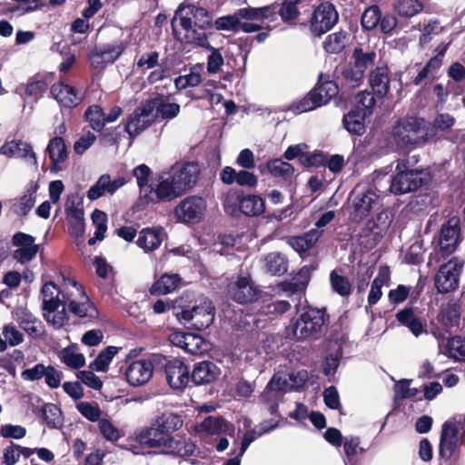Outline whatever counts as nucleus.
<instances>
[{
    "instance_id": "nucleus-1",
    "label": "nucleus",
    "mask_w": 465,
    "mask_h": 465,
    "mask_svg": "<svg viewBox=\"0 0 465 465\" xmlns=\"http://www.w3.org/2000/svg\"><path fill=\"white\" fill-rule=\"evenodd\" d=\"M329 322V314L325 308H316L311 305L304 306L296 319H293L287 327L288 333L298 341L320 338L323 327Z\"/></svg>"
},
{
    "instance_id": "nucleus-2",
    "label": "nucleus",
    "mask_w": 465,
    "mask_h": 465,
    "mask_svg": "<svg viewBox=\"0 0 465 465\" xmlns=\"http://www.w3.org/2000/svg\"><path fill=\"white\" fill-rule=\"evenodd\" d=\"M225 213L239 218L242 214L255 217L265 211L264 200L256 194H245L241 189H229L222 198Z\"/></svg>"
},
{
    "instance_id": "nucleus-3",
    "label": "nucleus",
    "mask_w": 465,
    "mask_h": 465,
    "mask_svg": "<svg viewBox=\"0 0 465 465\" xmlns=\"http://www.w3.org/2000/svg\"><path fill=\"white\" fill-rule=\"evenodd\" d=\"M309 10L305 15L307 18L300 22V27H307L313 37H322L339 22V13L335 5L329 1L322 2L317 6L310 3Z\"/></svg>"
},
{
    "instance_id": "nucleus-4",
    "label": "nucleus",
    "mask_w": 465,
    "mask_h": 465,
    "mask_svg": "<svg viewBox=\"0 0 465 465\" xmlns=\"http://www.w3.org/2000/svg\"><path fill=\"white\" fill-rule=\"evenodd\" d=\"M461 304L460 300H450L441 304L436 317L429 324V332L438 341L441 347L447 336L451 335L452 330L459 328L461 318Z\"/></svg>"
},
{
    "instance_id": "nucleus-5",
    "label": "nucleus",
    "mask_w": 465,
    "mask_h": 465,
    "mask_svg": "<svg viewBox=\"0 0 465 465\" xmlns=\"http://www.w3.org/2000/svg\"><path fill=\"white\" fill-rule=\"evenodd\" d=\"M395 172L390 185L391 193L395 195L417 191L431 181L430 172L423 169H410L407 161L399 162Z\"/></svg>"
},
{
    "instance_id": "nucleus-6",
    "label": "nucleus",
    "mask_w": 465,
    "mask_h": 465,
    "mask_svg": "<svg viewBox=\"0 0 465 465\" xmlns=\"http://www.w3.org/2000/svg\"><path fill=\"white\" fill-rule=\"evenodd\" d=\"M339 91L338 83L334 80L325 79L323 74L321 73L315 86L293 105V109L299 114L314 110L328 104L336 97Z\"/></svg>"
},
{
    "instance_id": "nucleus-7",
    "label": "nucleus",
    "mask_w": 465,
    "mask_h": 465,
    "mask_svg": "<svg viewBox=\"0 0 465 465\" xmlns=\"http://www.w3.org/2000/svg\"><path fill=\"white\" fill-rule=\"evenodd\" d=\"M423 118L409 117L393 126V136L404 145H423L429 141Z\"/></svg>"
},
{
    "instance_id": "nucleus-8",
    "label": "nucleus",
    "mask_w": 465,
    "mask_h": 465,
    "mask_svg": "<svg viewBox=\"0 0 465 465\" xmlns=\"http://www.w3.org/2000/svg\"><path fill=\"white\" fill-rule=\"evenodd\" d=\"M462 240L460 220L458 216H451L440 227L439 235L440 254L443 259L451 255L457 250ZM439 253L430 255L429 263L433 259L440 262Z\"/></svg>"
},
{
    "instance_id": "nucleus-9",
    "label": "nucleus",
    "mask_w": 465,
    "mask_h": 465,
    "mask_svg": "<svg viewBox=\"0 0 465 465\" xmlns=\"http://www.w3.org/2000/svg\"><path fill=\"white\" fill-rule=\"evenodd\" d=\"M161 361H164V355L153 353L148 359H140L131 362L124 372L127 382L132 386H141L147 383L153 371H158Z\"/></svg>"
},
{
    "instance_id": "nucleus-10",
    "label": "nucleus",
    "mask_w": 465,
    "mask_h": 465,
    "mask_svg": "<svg viewBox=\"0 0 465 465\" xmlns=\"http://www.w3.org/2000/svg\"><path fill=\"white\" fill-rule=\"evenodd\" d=\"M177 18L180 19V25L186 33H190L192 28L206 30L212 26V18L207 10L193 5L181 4L179 5L172 20L173 32H175L174 23Z\"/></svg>"
},
{
    "instance_id": "nucleus-11",
    "label": "nucleus",
    "mask_w": 465,
    "mask_h": 465,
    "mask_svg": "<svg viewBox=\"0 0 465 465\" xmlns=\"http://www.w3.org/2000/svg\"><path fill=\"white\" fill-rule=\"evenodd\" d=\"M463 266L464 262L458 257H453L440 266L434 275V286L439 293H449L459 288Z\"/></svg>"
},
{
    "instance_id": "nucleus-12",
    "label": "nucleus",
    "mask_w": 465,
    "mask_h": 465,
    "mask_svg": "<svg viewBox=\"0 0 465 465\" xmlns=\"http://www.w3.org/2000/svg\"><path fill=\"white\" fill-rule=\"evenodd\" d=\"M272 22L280 16L282 23L300 25L310 10V0H277L271 5Z\"/></svg>"
},
{
    "instance_id": "nucleus-13",
    "label": "nucleus",
    "mask_w": 465,
    "mask_h": 465,
    "mask_svg": "<svg viewBox=\"0 0 465 465\" xmlns=\"http://www.w3.org/2000/svg\"><path fill=\"white\" fill-rule=\"evenodd\" d=\"M135 441L143 448L156 449L166 448L173 452H180L181 449L174 447V437L163 433L158 426L152 425L135 431Z\"/></svg>"
},
{
    "instance_id": "nucleus-14",
    "label": "nucleus",
    "mask_w": 465,
    "mask_h": 465,
    "mask_svg": "<svg viewBox=\"0 0 465 465\" xmlns=\"http://www.w3.org/2000/svg\"><path fill=\"white\" fill-rule=\"evenodd\" d=\"M158 371H163L169 386L173 390H183L191 382L190 370L187 365L179 359L169 360L164 356L161 361Z\"/></svg>"
},
{
    "instance_id": "nucleus-15",
    "label": "nucleus",
    "mask_w": 465,
    "mask_h": 465,
    "mask_svg": "<svg viewBox=\"0 0 465 465\" xmlns=\"http://www.w3.org/2000/svg\"><path fill=\"white\" fill-rule=\"evenodd\" d=\"M460 422L455 418L446 420L441 427L439 443V456L450 461L459 448V432Z\"/></svg>"
},
{
    "instance_id": "nucleus-16",
    "label": "nucleus",
    "mask_w": 465,
    "mask_h": 465,
    "mask_svg": "<svg viewBox=\"0 0 465 465\" xmlns=\"http://www.w3.org/2000/svg\"><path fill=\"white\" fill-rule=\"evenodd\" d=\"M61 305L64 306L63 311L58 315L54 316L53 323L62 327L64 324V306L69 303L86 299V292L84 286L76 280L63 275V282L61 283Z\"/></svg>"
},
{
    "instance_id": "nucleus-17",
    "label": "nucleus",
    "mask_w": 465,
    "mask_h": 465,
    "mask_svg": "<svg viewBox=\"0 0 465 465\" xmlns=\"http://www.w3.org/2000/svg\"><path fill=\"white\" fill-rule=\"evenodd\" d=\"M206 210V201L197 195L188 196L183 199L175 208L176 217L186 223H199Z\"/></svg>"
},
{
    "instance_id": "nucleus-18",
    "label": "nucleus",
    "mask_w": 465,
    "mask_h": 465,
    "mask_svg": "<svg viewBox=\"0 0 465 465\" xmlns=\"http://www.w3.org/2000/svg\"><path fill=\"white\" fill-rule=\"evenodd\" d=\"M180 320L190 322L198 331L208 328L214 320V307L209 304L193 306L191 309L183 308L176 313Z\"/></svg>"
},
{
    "instance_id": "nucleus-19",
    "label": "nucleus",
    "mask_w": 465,
    "mask_h": 465,
    "mask_svg": "<svg viewBox=\"0 0 465 465\" xmlns=\"http://www.w3.org/2000/svg\"><path fill=\"white\" fill-rule=\"evenodd\" d=\"M228 296L240 304L256 302L261 291L253 284L250 276H239L234 282L228 285Z\"/></svg>"
},
{
    "instance_id": "nucleus-20",
    "label": "nucleus",
    "mask_w": 465,
    "mask_h": 465,
    "mask_svg": "<svg viewBox=\"0 0 465 465\" xmlns=\"http://www.w3.org/2000/svg\"><path fill=\"white\" fill-rule=\"evenodd\" d=\"M200 167L196 162H187L170 176L181 195L193 188L199 179Z\"/></svg>"
},
{
    "instance_id": "nucleus-21",
    "label": "nucleus",
    "mask_w": 465,
    "mask_h": 465,
    "mask_svg": "<svg viewBox=\"0 0 465 465\" xmlns=\"http://www.w3.org/2000/svg\"><path fill=\"white\" fill-rule=\"evenodd\" d=\"M126 42H120L117 45L106 44L100 48H95L89 54V59L94 69H101L106 64L114 63L125 51Z\"/></svg>"
},
{
    "instance_id": "nucleus-22",
    "label": "nucleus",
    "mask_w": 465,
    "mask_h": 465,
    "mask_svg": "<svg viewBox=\"0 0 465 465\" xmlns=\"http://www.w3.org/2000/svg\"><path fill=\"white\" fill-rule=\"evenodd\" d=\"M35 237L23 232H15L12 237L14 246L19 247L13 253V258L20 263L32 261L39 252V245L35 244Z\"/></svg>"
},
{
    "instance_id": "nucleus-23",
    "label": "nucleus",
    "mask_w": 465,
    "mask_h": 465,
    "mask_svg": "<svg viewBox=\"0 0 465 465\" xmlns=\"http://www.w3.org/2000/svg\"><path fill=\"white\" fill-rule=\"evenodd\" d=\"M379 198V195L371 187L366 189H359L356 187L352 191L351 203L355 217L359 218L360 220L366 217L370 213L372 207L378 203Z\"/></svg>"
},
{
    "instance_id": "nucleus-24",
    "label": "nucleus",
    "mask_w": 465,
    "mask_h": 465,
    "mask_svg": "<svg viewBox=\"0 0 465 465\" xmlns=\"http://www.w3.org/2000/svg\"><path fill=\"white\" fill-rule=\"evenodd\" d=\"M50 94L61 107L68 109L76 107L83 100V98L79 96L76 88L64 84L63 81H58L52 84Z\"/></svg>"
},
{
    "instance_id": "nucleus-25",
    "label": "nucleus",
    "mask_w": 465,
    "mask_h": 465,
    "mask_svg": "<svg viewBox=\"0 0 465 465\" xmlns=\"http://www.w3.org/2000/svg\"><path fill=\"white\" fill-rule=\"evenodd\" d=\"M391 223L392 216L386 210H382L374 217L367 221L363 231L365 232H369L368 235L371 236L372 242L371 247L375 246L382 240L384 235L387 233Z\"/></svg>"
},
{
    "instance_id": "nucleus-26",
    "label": "nucleus",
    "mask_w": 465,
    "mask_h": 465,
    "mask_svg": "<svg viewBox=\"0 0 465 465\" xmlns=\"http://www.w3.org/2000/svg\"><path fill=\"white\" fill-rule=\"evenodd\" d=\"M191 374V382L194 386L210 384L216 381L220 375V369L211 361H203L193 365Z\"/></svg>"
},
{
    "instance_id": "nucleus-27",
    "label": "nucleus",
    "mask_w": 465,
    "mask_h": 465,
    "mask_svg": "<svg viewBox=\"0 0 465 465\" xmlns=\"http://www.w3.org/2000/svg\"><path fill=\"white\" fill-rule=\"evenodd\" d=\"M182 196L177 191L171 177L158 183L155 188L150 186L149 194L145 195L148 202L166 203Z\"/></svg>"
},
{
    "instance_id": "nucleus-28",
    "label": "nucleus",
    "mask_w": 465,
    "mask_h": 465,
    "mask_svg": "<svg viewBox=\"0 0 465 465\" xmlns=\"http://www.w3.org/2000/svg\"><path fill=\"white\" fill-rule=\"evenodd\" d=\"M336 82L340 89H351L358 87L364 77V74L352 64H344L334 71Z\"/></svg>"
},
{
    "instance_id": "nucleus-29",
    "label": "nucleus",
    "mask_w": 465,
    "mask_h": 465,
    "mask_svg": "<svg viewBox=\"0 0 465 465\" xmlns=\"http://www.w3.org/2000/svg\"><path fill=\"white\" fill-rule=\"evenodd\" d=\"M369 83L378 98L385 97L390 91L389 68L386 65L376 66L371 71Z\"/></svg>"
},
{
    "instance_id": "nucleus-30",
    "label": "nucleus",
    "mask_w": 465,
    "mask_h": 465,
    "mask_svg": "<svg viewBox=\"0 0 465 465\" xmlns=\"http://www.w3.org/2000/svg\"><path fill=\"white\" fill-rule=\"evenodd\" d=\"M0 153L8 157H30L34 159L35 164L37 163L36 155L31 144L22 140H12L5 143L0 148Z\"/></svg>"
},
{
    "instance_id": "nucleus-31",
    "label": "nucleus",
    "mask_w": 465,
    "mask_h": 465,
    "mask_svg": "<svg viewBox=\"0 0 465 465\" xmlns=\"http://www.w3.org/2000/svg\"><path fill=\"white\" fill-rule=\"evenodd\" d=\"M43 296L42 309L48 313H53L61 305V290L54 282H45L41 289Z\"/></svg>"
},
{
    "instance_id": "nucleus-32",
    "label": "nucleus",
    "mask_w": 465,
    "mask_h": 465,
    "mask_svg": "<svg viewBox=\"0 0 465 465\" xmlns=\"http://www.w3.org/2000/svg\"><path fill=\"white\" fill-rule=\"evenodd\" d=\"M369 115L366 112L352 108L343 115L342 124L350 134L362 135L366 131L365 118Z\"/></svg>"
},
{
    "instance_id": "nucleus-33",
    "label": "nucleus",
    "mask_w": 465,
    "mask_h": 465,
    "mask_svg": "<svg viewBox=\"0 0 465 465\" xmlns=\"http://www.w3.org/2000/svg\"><path fill=\"white\" fill-rule=\"evenodd\" d=\"M163 242V228L153 227L143 228L139 232V237L136 241V244L143 248L144 252H153L159 248Z\"/></svg>"
},
{
    "instance_id": "nucleus-34",
    "label": "nucleus",
    "mask_w": 465,
    "mask_h": 465,
    "mask_svg": "<svg viewBox=\"0 0 465 465\" xmlns=\"http://www.w3.org/2000/svg\"><path fill=\"white\" fill-rule=\"evenodd\" d=\"M264 269L267 273L273 276L284 275L289 269L287 256L280 252H269L264 257Z\"/></svg>"
},
{
    "instance_id": "nucleus-35",
    "label": "nucleus",
    "mask_w": 465,
    "mask_h": 465,
    "mask_svg": "<svg viewBox=\"0 0 465 465\" xmlns=\"http://www.w3.org/2000/svg\"><path fill=\"white\" fill-rule=\"evenodd\" d=\"M440 348L443 353L455 361H465V337L460 335L447 336Z\"/></svg>"
},
{
    "instance_id": "nucleus-36",
    "label": "nucleus",
    "mask_w": 465,
    "mask_h": 465,
    "mask_svg": "<svg viewBox=\"0 0 465 465\" xmlns=\"http://www.w3.org/2000/svg\"><path fill=\"white\" fill-rule=\"evenodd\" d=\"M196 428L200 432L214 435L227 432L232 425L222 416H208Z\"/></svg>"
},
{
    "instance_id": "nucleus-37",
    "label": "nucleus",
    "mask_w": 465,
    "mask_h": 465,
    "mask_svg": "<svg viewBox=\"0 0 465 465\" xmlns=\"http://www.w3.org/2000/svg\"><path fill=\"white\" fill-rule=\"evenodd\" d=\"M395 317L401 325L407 327L416 337L425 331L421 321L415 315L411 307L400 310Z\"/></svg>"
},
{
    "instance_id": "nucleus-38",
    "label": "nucleus",
    "mask_w": 465,
    "mask_h": 465,
    "mask_svg": "<svg viewBox=\"0 0 465 465\" xmlns=\"http://www.w3.org/2000/svg\"><path fill=\"white\" fill-rule=\"evenodd\" d=\"M350 39V34L340 29L337 32L330 34L322 43L324 51L328 54H341L346 47Z\"/></svg>"
},
{
    "instance_id": "nucleus-39",
    "label": "nucleus",
    "mask_w": 465,
    "mask_h": 465,
    "mask_svg": "<svg viewBox=\"0 0 465 465\" xmlns=\"http://www.w3.org/2000/svg\"><path fill=\"white\" fill-rule=\"evenodd\" d=\"M265 167L271 175L282 178L283 181H291L295 172L292 164L282 161L281 158L268 160Z\"/></svg>"
},
{
    "instance_id": "nucleus-40",
    "label": "nucleus",
    "mask_w": 465,
    "mask_h": 465,
    "mask_svg": "<svg viewBox=\"0 0 465 465\" xmlns=\"http://www.w3.org/2000/svg\"><path fill=\"white\" fill-rule=\"evenodd\" d=\"M37 185L32 186L27 192L12 203L10 211L18 216H26L35 203Z\"/></svg>"
},
{
    "instance_id": "nucleus-41",
    "label": "nucleus",
    "mask_w": 465,
    "mask_h": 465,
    "mask_svg": "<svg viewBox=\"0 0 465 465\" xmlns=\"http://www.w3.org/2000/svg\"><path fill=\"white\" fill-rule=\"evenodd\" d=\"M455 118L450 114H439L432 123L426 121V132L429 140L434 138L438 132H446L455 124Z\"/></svg>"
},
{
    "instance_id": "nucleus-42",
    "label": "nucleus",
    "mask_w": 465,
    "mask_h": 465,
    "mask_svg": "<svg viewBox=\"0 0 465 465\" xmlns=\"http://www.w3.org/2000/svg\"><path fill=\"white\" fill-rule=\"evenodd\" d=\"M341 269H334L330 273V284L333 292L341 297H349L352 293V284L349 278L341 274Z\"/></svg>"
},
{
    "instance_id": "nucleus-43",
    "label": "nucleus",
    "mask_w": 465,
    "mask_h": 465,
    "mask_svg": "<svg viewBox=\"0 0 465 465\" xmlns=\"http://www.w3.org/2000/svg\"><path fill=\"white\" fill-rule=\"evenodd\" d=\"M143 115H140L135 110L128 116L124 126V131L131 138H134L142 132L153 124L154 119H144Z\"/></svg>"
},
{
    "instance_id": "nucleus-44",
    "label": "nucleus",
    "mask_w": 465,
    "mask_h": 465,
    "mask_svg": "<svg viewBox=\"0 0 465 465\" xmlns=\"http://www.w3.org/2000/svg\"><path fill=\"white\" fill-rule=\"evenodd\" d=\"M41 417L48 428L57 429L63 425V412L56 404L45 403L41 408Z\"/></svg>"
},
{
    "instance_id": "nucleus-45",
    "label": "nucleus",
    "mask_w": 465,
    "mask_h": 465,
    "mask_svg": "<svg viewBox=\"0 0 465 465\" xmlns=\"http://www.w3.org/2000/svg\"><path fill=\"white\" fill-rule=\"evenodd\" d=\"M181 277L178 274H163L151 287L152 294H167L176 289Z\"/></svg>"
},
{
    "instance_id": "nucleus-46",
    "label": "nucleus",
    "mask_w": 465,
    "mask_h": 465,
    "mask_svg": "<svg viewBox=\"0 0 465 465\" xmlns=\"http://www.w3.org/2000/svg\"><path fill=\"white\" fill-rule=\"evenodd\" d=\"M183 420L180 415L173 412H164L158 416L153 425L158 426L163 433L172 435L183 426Z\"/></svg>"
},
{
    "instance_id": "nucleus-47",
    "label": "nucleus",
    "mask_w": 465,
    "mask_h": 465,
    "mask_svg": "<svg viewBox=\"0 0 465 465\" xmlns=\"http://www.w3.org/2000/svg\"><path fill=\"white\" fill-rule=\"evenodd\" d=\"M237 15L247 21H262L267 19L272 22L271 5L262 7H243L237 10Z\"/></svg>"
},
{
    "instance_id": "nucleus-48",
    "label": "nucleus",
    "mask_w": 465,
    "mask_h": 465,
    "mask_svg": "<svg viewBox=\"0 0 465 465\" xmlns=\"http://www.w3.org/2000/svg\"><path fill=\"white\" fill-rule=\"evenodd\" d=\"M68 310L74 315L80 318H96L98 310L95 305L90 301L88 295L86 299L79 300L78 302H72L69 303Z\"/></svg>"
},
{
    "instance_id": "nucleus-49",
    "label": "nucleus",
    "mask_w": 465,
    "mask_h": 465,
    "mask_svg": "<svg viewBox=\"0 0 465 465\" xmlns=\"http://www.w3.org/2000/svg\"><path fill=\"white\" fill-rule=\"evenodd\" d=\"M118 351V347L107 346L102 350L96 358L90 363V368L96 371H106L113 358L117 354Z\"/></svg>"
},
{
    "instance_id": "nucleus-50",
    "label": "nucleus",
    "mask_w": 465,
    "mask_h": 465,
    "mask_svg": "<svg viewBox=\"0 0 465 465\" xmlns=\"http://www.w3.org/2000/svg\"><path fill=\"white\" fill-rule=\"evenodd\" d=\"M423 8L421 0H397L394 4V10L400 16L405 18L420 14Z\"/></svg>"
},
{
    "instance_id": "nucleus-51",
    "label": "nucleus",
    "mask_w": 465,
    "mask_h": 465,
    "mask_svg": "<svg viewBox=\"0 0 465 465\" xmlns=\"http://www.w3.org/2000/svg\"><path fill=\"white\" fill-rule=\"evenodd\" d=\"M167 99L168 97L159 94L157 114L153 119L171 120L180 114V105L176 103H167Z\"/></svg>"
},
{
    "instance_id": "nucleus-52",
    "label": "nucleus",
    "mask_w": 465,
    "mask_h": 465,
    "mask_svg": "<svg viewBox=\"0 0 465 465\" xmlns=\"http://www.w3.org/2000/svg\"><path fill=\"white\" fill-rule=\"evenodd\" d=\"M84 120L94 131H100L105 125L104 111L101 105H89L84 112Z\"/></svg>"
},
{
    "instance_id": "nucleus-53",
    "label": "nucleus",
    "mask_w": 465,
    "mask_h": 465,
    "mask_svg": "<svg viewBox=\"0 0 465 465\" xmlns=\"http://www.w3.org/2000/svg\"><path fill=\"white\" fill-rule=\"evenodd\" d=\"M381 11L377 5L367 7L362 13L361 25L363 31H372L378 27L381 23Z\"/></svg>"
},
{
    "instance_id": "nucleus-54",
    "label": "nucleus",
    "mask_w": 465,
    "mask_h": 465,
    "mask_svg": "<svg viewBox=\"0 0 465 465\" xmlns=\"http://www.w3.org/2000/svg\"><path fill=\"white\" fill-rule=\"evenodd\" d=\"M376 56L374 51L364 52L362 48L356 47L352 52V64L364 74L367 68L374 64Z\"/></svg>"
},
{
    "instance_id": "nucleus-55",
    "label": "nucleus",
    "mask_w": 465,
    "mask_h": 465,
    "mask_svg": "<svg viewBox=\"0 0 465 465\" xmlns=\"http://www.w3.org/2000/svg\"><path fill=\"white\" fill-rule=\"evenodd\" d=\"M209 343L201 335L188 332L184 351L193 355H202L208 351Z\"/></svg>"
},
{
    "instance_id": "nucleus-56",
    "label": "nucleus",
    "mask_w": 465,
    "mask_h": 465,
    "mask_svg": "<svg viewBox=\"0 0 465 465\" xmlns=\"http://www.w3.org/2000/svg\"><path fill=\"white\" fill-rule=\"evenodd\" d=\"M46 152L50 159L66 160L68 158V152L64 138L55 136L52 138L46 147Z\"/></svg>"
},
{
    "instance_id": "nucleus-57",
    "label": "nucleus",
    "mask_w": 465,
    "mask_h": 465,
    "mask_svg": "<svg viewBox=\"0 0 465 465\" xmlns=\"http://www.w3.org/2000/svg\"><path fill=\"white\" fill-rule=\"evenodd\" d=\"M242 18L237 15V10L232 15L218 17L214 22L217 30L238 32Z\"/></svg>"
},
{
    "instance_id": "nucleus-58",
    "label": "nucleus",
    "mask_w": 465,
    "mask_h": 465,
    "mask_svg": "<svg viewBox=\"0 0 465 465\" xmlns=\"http://www.w3.org/2000/svg\"><path fill=\"white\" fill-rule=\"evenodd\" d=\"M61 361L71 369L79 370L85 365V358L82 353L74 352L69 347L61 352Z\"/></svg>"
},
{
    "instance_id": "nucleus-59",
    "label": "nucleus",
    "mask_w": 465,
    "mask_h": 465,
    "mask_svg": "<svg viewBox=\"0 0 465 465\" xmlns=\"http://www.w3.org/2000/svg\"><path fill=\"white\" fill-rule=\"evenodd\" d=\"M159 60L160 53L158 51H150L143 54L140 58L136 60L135 64L138 69L145 73L146 70L157 67L161 64Z\"/></svg>"
},
{
    "instance_id": "nucleus-60",
    "label": "nucleus",
    "mask_w": 465,
    "mask_h": 465,
    "mask_svg": "<svg viewBox=\"0 0 465 465\" xmlns=\"http://www.w3.org/2000/svg\"><path fill=\"white\" fill-rule=\"evenodd\" d=\"M119 126L116 127H108L104 128L100 131H96L99 133V142L100 144L104 147H109L115 145L119 143V140L121 138L120 133L117 132Z\"/></svg>"
},
{
    "instance_id": "nucleus-61",
    "label": "nucleus",
    "mask_w": 465,
    "mask_h": 465,
    "mask_svg": "<svg viewBox=\"0 0 465 465\" xmlns=\"http://www.w3.org/2000/svg\"><path fill=\"white\" fill-rule=\"evenodd\" d=\"M374 94L370 92H361L356 96V104L353 108L366 112L368 114H372V108L375 105Z\"/></svg>"
},
{
    "instance_id": "nucleus-62",
    "label": "nucleus",
    "mask_w": 465,
    "mask_h": 465,
    "mask_svg": "<svg viewBox=\"0 0 465 465\" xmlns=\"http://www.w3.org/2000/svg\"><path fill=\"white\" fill-rule=\"evenodd\" d=\"M327 163V155L322 152L314 151L312 153L306 152L303 157L302 165L306 168L310 167H324Z\"/></svg>"
},
{
    "instance_id": "nucleus-63",
    "label": "nucleus",
    "mask_w": 465,
    "mask_h": 465,
    "mask_svg": "<svg viewBox=\"0 0 465 465\" xmlns=\"http://www.w3.org/2000/svg\"><path fill=\"white\" fill-rule=\"evenodd\" d=\"M77 411L88 420H100L101 410L97 404L93 405L87 401H82L76 405Z\"/></svg>"
},
{
    "instance_id": "nucleus-64",
    "label": "nucleus",
    "mask_w": 465,
    "mask_h": 465,
    "mask_svg": "<svg viewBox=\"0 0 465 465\" xmlns=\"http://www.w3.org/2000/svg\"><path fill=\"white\" fill-rule=\"evenodd\" d=\"M76 377L87 387L100 391L103 387L102 380L95 375L92 371H78Z\"/></svg>"
}]
</instances>
